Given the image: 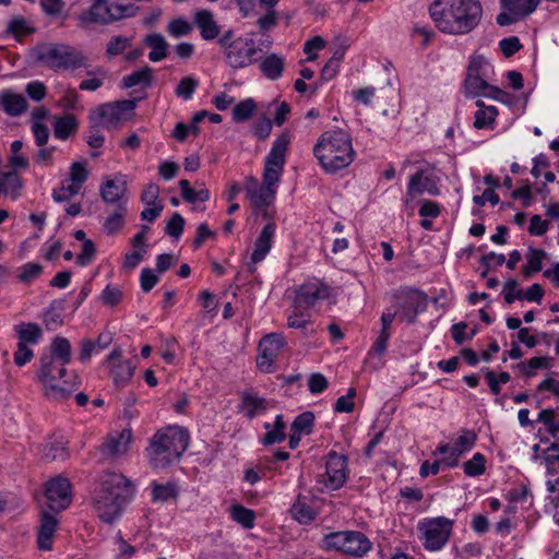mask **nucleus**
<instances>
[{
	"mask_svg": "<svg viewBox=\"0 0 559 559\" xmlns=\"http://www.w3.org/2000/svg\"><path fill=\"white\" fill-rule=\"evenodd\" d=\"M182 199L188 203L206 202L210 199V191L206 188L193 189L186 179L179 181Z\"/></svg>",
	"mask_w": 559,
	"mask_h": 559,
	"instance_id": "41",
	"label": "nucleus"
},
{
	"mask_svg": "<svg viewBox=\"0 0 559 559\" xmlns=\"http://www.w3.org/2000/svg\"><path fill=\"white\" fill-rule=\"evenodd\" d=\"M5 32L7 34L13 35L15 38H20L32 33L33 28L27 24L25 19L15 16L9 22Z\"/></svg>",
	"mask_w": 559,
	"mask_h": 559,
	"instance_id": "55",
	"label": "nucleus"
},
{
	"mask_svg": "<svg viewBox=\"0 0 559 559\" xmlns=\"http://www.w3.org/2000/svg\"><path fill=\"white\" fill-rule=\"evenodd\" d=\"M278 23V13L275 10H267L266 13L260 16L257 25L261 34H265L273 29Z\"/></svg>",
	"mask_w": 559,
	"mask_h": 559,
	"instance_id": "60",
	"label": "nucleus"
},
{
	"mask_svg": "<svg viewBox=\"0 0 559 559\" xmlns=\"http://www.w3.org/2000/svg\"><path fill=\"white\" fill-rule=\"evenodd\" d=\"M0 106L11 117H17L24 114L28 104L22 94H16L10 90L0 93Z\"/></svg>",
	"mask_w": 559,
	"mask_h": 559,
	"instance_id": "24",
	"label": "nucleus"
},
{
	"mask_svg": "<svg viewBox=\"0 0 559 559\" xmlns=\"http://www.w3.org/2000/svg\"><path fill=\"white\" fill-rule=\"evenodd\" d=\"M545 258L546 251L530 247L526 253L527 264L523 267V275L525 277H531L533 274L540 272Z\"/></svg>",
	"mask_w": 559,
	"mask_h": 559,
	"instance_id": "40",
	"label": "nucleus"
},
{
	"mask_svg": "<svg viewBox=\"0 0 559 559\" xmlns=\"http://www.w3.org/2000/svg\"><path fill=\"white\" fill-rule=\"evenodd\" d=\"M126 191L127 182L122 177L119 179H106L99 189L103 201L111 204H119Z\"/></svg>",
	"mask_w": 559,
	"mask_h": 559,
	"instance_id": "26",
	"label": "nucleus"
},
{
	"mask_svg": "<svg viewBox=\"0 0 559 559\" xmlns=\"http://www.w3.org/2000/svg\"><path fill=\"white\" fill-rule=\"evenodd\" d=\"M152 487V499L153 501L167 502L169 500H176L179 495L178 486L175 483L168 481L166 484H158L153 481Z\"/></svg>",
	"mask_w": 559,
	"mask_h": 559,
	"instance_id": "38",
	"label": "nucleus"
},
{
	"mask_svg": "<svg viewBox=\"0 0 559 559\" xmlns=\"http://www.w3.org/2000/svg\"><path fill=\"white\" fill-rule=\"evenodd\" d=\"M537 421L542 423L552 437L559 436V417L555 409L546 408L539 412Z\"/></svg>",
	"mask_w": 559,
	"mask_h": 559,
	"instance_id": "45",
	"label": "nucleus"
},
{
	"mask_svg": "<svg viewBox=\"0 0 559 559\" xmlns=\"http://www.w3.org/2000/svg\"><path fill=\"white\" fill-rule=\"evenodd\" d=\"M230 514L233 520L241 524L243 527H253L255 514L252 510L237 504L231 507Z\"/></svg>",
	"mask_w": 559,
	"mask_h": 559,
	"instance_id": "47",
	"label": "nucleus"
},
{
	"mask_svg": "<svg viewBox=\"0 0 559 559\" xmlns=\"http://www.w3.org/2000/svg\"><path fill=\"white\" fill-rule=\"evenodd\" d=\"M131 45V39L118 35L110 38L106 47V56L109 58L116 57L122 53Z\"/></svg>",
	"mask_w": 559,
	"mask_h": 559,
	"instance_id": "53",
	"label": "nucleus"
},
{
	"mask_svg": "<svg viewBox=\"0 0 559 559\" xmlns=\"http://www.w3.org/2000/svg\"><path fill=\"white\" fill-rule=\"evenodd\" d=\"M313 154L324 171L330 174L346 168L355 157L352 138L341 129L323 132L313 146Z\"/></svg>",
	"mask_w": 559,
	"mask_h": 559,
	"instance_id": "4",
	"label": "nucleus"
},
{
	"mask_svg": "<svg viewBox=\"0 0 559 559\" xmlns=\"http://www.w3.org/2000/svg\"><path fill=\"white\" fill-rule=\"evenodd\" d=\"M393 311H397V318L407 323H414L419 312L426 310L427 297L415 288L402 287L391 296Z\"/></svg>",
	"mask_w": 559,
	"mask_h": 559,
	"instance_id": "11",
	"label": "nucleus"
},
{
	"mask_svg": "<svg viewBox=\"0 0 559 559\" xmlns=\"http://www.w3.org/2000/svg\"><path fill=\"white\" fill-rule=\"evenodd\" d=\"M313 499L299 495L290 508L292 516L301 524H308L316 519L317 511L312 506Z\"/></svg>",
	"mask_w": 559,
	"mask_h": 559,
	"instance_id": "28",
	"label": "nucleus"
},
{
	"mask_svg": "<svg viewBox=\"0 0 559 559\" xmlns=\"http://www.w3.org/2000/svg\"><path fill=\"white\" fill-rule=\"evenodd\" d=\"M134 99L118 100L98 106L90 116V119L96 123L102 121L105 126H117L127 112L135 108Z\"/></svg>",
	"mask_w": 559,
	"mask_h": 559,
	"instance_id": "13",
	"label": "nucleus"
},
{
	"mask_svg": "<svg viewBox=\"0 0 559 559\" xmlns=\"http://www.w3.org/2000/svg\"><path fill=\"white\" fill-rule=\"evenodd\" d=\"M189 447L188 431L179 426L158 430L148 442L146 455L150 465L164 469L177 461Z\"/></svg>",
	"mask_w": 559,
	"mask_h": 559,
	"instance_id": "5",
	"label": "nucleus"
},
{
	"mask_svg": "<svg viewBox=\"0 0 559 559\" xmlns=\"http://www.w3.org/2000/svg\"><path fill=\"white\" fill-rule=\"evenodd\" d=\"M185 219L179 213H174L167 222L165 233L174 238H179L183 233Z\"/></svg>",
	"mask_w": 559,
	"mask_h": 559,
	"instance_id": "62",
	"label": "nucleus"
},
{
	"mask_svg": "<svg viewBox=\"0 0 559 559\" xmlns=\"http://www.w3.org/2000/svg\"><path fill=\"white\" fill-rule=\"evenodd\" d=\"M144 44L151 48L148 59L152 62H158L168 56V43L159 33H152L145 36Z\"/></svg>",
	"mask_w": 559,
	"mask_h": 559,
	"instance_id": "32",
	"label": "nucleus"
},
{
	"mask_svg": "<svg viewBox=\"0 0 559 559\" xmlns=\"http://www.w3.org/2000/svg\"><path fill=\"white\" fill-rule=\"evenodd\" d=\"M286 346L285 338L280 333L266 334L259 342L257 364L261 370L270 371L273 362Z\"/></svg>",
	"mask_w": 559,
	"mask_h": 559,
	"instance_id": "17",
	"label": "nucleus"
},
{
	"mask_svg": "<svg viewBox=\"0 0 559 559\" xmlns=\"http://www.w3.org/2000/svg\"><path fill=\"white\" fill-rule=\"evenodd\" d=\"M134 485L123 474H104L92 495V504L98 518L108 524L121 516L126 506L133 499Z\"/></svg>",
	"mask_w": 559,
	"mask_h": 559,
	"instance_id": "3",
	"label": "nucleus"
},
{
	"mask_svg": "<svg viewBox=\"0 0 559 559\" xmlns=\"http://www.w3.org/2000/svg\"><path fill=\"white\" fill-rule=\"evenodd\" d=\"M80 188L68 180H64L58 189L52 191V199L56 202L69 201L80 192Z\"/></svg>",
	"mask_w": 559,
	"mask_h": 559,
	"instance_id": "54",
	"label": "nucleus"
},
{
	"mask_svg": "<svg viewBox=\"0 0 559 559\" xmlns=\"http://www.w3.org/2000/svg\"><path fill=\"white\" fill-rule=\"evenodd\" d=\"M58 525L57 519L44 512L40 519V525L37 535V545L41 550H50L52 548V538Z\"/></svg>",
	"mask_w": 559,
	"mask_h": 559,
	"instance_id": "27",
	"label": "nucleus"
},
{
	"mask_svg": "<svg viewBox=\"0 0 559 559\" xmlns=\"http://www.w3.org/2000/svg\"><path fill=\"white\" fill-rule=\"evenodd\" d=\"M313 423V413L305 412L295 418V420L292 424L290 430H295L302 435H310L312 432Z\"/></svg>",
	"mask_w": 559,
	"mask_h": 559,
	"instance_id": "50",
	"label": "nucleus"
},
{
	"mask_svg": "<svg viewBox=\"0 0 559 559\" xmlns=\"http://www.w3.org/2000/svg\"><path fill=\"white\" fill-rule=\"evenodd\" d=\"M255 108V102L252 98H247L234 107L233 118L238 122L245 121L251 117Z\"/></svg>",
	"mask_w": 559,
	"mask_h": 559,
	"instance_id": "52",
	"label": "nucleus"
},
{
	"mask_svg": "<svg viewBox=\"0 0 559 559\" xmlns=\"http://www.w3.org/2000/svg\"><path fill=\"white\" fill-rule=\"evenodd\" d=\"M14 329L20 342H24V344H36L43 335L39 325L36 323H22Z\"/></svg>",
	"mask_w": 559,
	"mask_h": 559,
	"instance_id": "43",
	"label": "nucleus"
},
{
	"mask_svg": "<svg viewBox=\"0 0 559 559\" xmlns=\"http://www.w3.org/2000/svg\"><path fill=\"white\" fill-rule=\"evenodd\" d=\"M104 305L114 307L122 299V292L119 287L107 285L100 295Z\"/></svg>",
	"mask_w": 559,
	"mask_h": 559,
	"instance_id": "63",
	"label": "nucleus"
},
{
	"mask_svg": "<svg viewBox=\"0 0 559 559\" xmlns=\"http://www.w3.org/2000/svg\"><path fill=\"white\" fill-rule=\"evenodd\" d=\"M325 47V40L321 36H314L304 45V52L308 56L306 61H314L318 58L317 51Z\"/></svg>",
	"mask_w": 559,
	"mask_h": 559,
	"instance_id": "61",
	"label": "nucleus"
},
{
	"mask_svg": "<svg viewBox=\"0 0 559 559\" xmlns=\"http://www.w3.org/2000/svg\"><path fill=\"white\" fill-rule=\"evenodd\" d=\"M504 301L508 305L513 304L516 299H522V289L520 288L519 282L514 278L507 281L502 288Z\"/></svg>",
	"mask_w": 559,
	"mask_h": 559,
	"instance_id": "58",
	"label": "nucleus"
},
{
	"mask_svg": "<svg viewBox=\"0 0 559 559\" xmlns=\"http://www.w3.org/2000/svg\"><path fill=\"white\" fill-rule=\"evenodd\" d=\"M87 177L88 170L83 163L75 162L71 165L68 181L81 189Z\"/></svg>",
	"mask_w": 559,
	"mask_h": 559,
	"instance_id": "56",
	"label": "nucleus"
},
{
	"mask_svg": "<svg viewBox=\"0 0 559 559\" xmlns=\"http://www.w3.org/2000/svg\"><path fill=\"white\" fill-rule=\"evenodd\" d=\"M191 31L192 25L181 17L171 20L167 25V32L175 38L189 35Z\"/></svg>",
	"mask_w": 559,
	"mask_h": 559,
	"instance_id": "57",
	"label": "nucleus"
},
{
	"mask_svg": "<svg viewBox=\"0 0 559 559\" xmlns=\"http://www.w3.org/2000/svg\"><path fill=\"white\" fill-rule=\"evenodd\" d=\"M535 459L540 460V463L550 475L559 473V444L552 443L544 450L540 456L536 455Z\"/></svg>",
	"mask_w": 559,
	"mask_h": 559,
	"instance_id": "42",
	"label": "nucleus"
},
{
	"mask_svg": "<svg viewBox=\"0 0 559 559\" xmlns=\"http://www.w3.org/2000/svg\"><path fill=\"white\" fill-rule=\"evenodd\" d=\"M259 69L261 73L271 81L282 78L285 70V58L275 52L266 55L262 58Z\"/></svg>",
	"mask_w": 559,
	"mask_h": 559,
	"instance_id": "29",
	"label": "nucleus"
},
{
	"mask_svg": "<svg viewBox=\"0 0 559 559\" xmlns=\"http://www.w3.org/2000/svg\"><path fill=\"white\" fill-rule=\"evenodd\" d=\"M122 350L115 348L107 357V362L110 368V376L116 385L124 386L132 379L136 368V358L122 361Z\"/></svg>",
	"mask_w": 559,
	"mask_h": 559,
	"instance_id": "21",
	"label": "nucleus"
},
{
	"mask_svg": "<svg viewBox=\"0 0 559 559\" xmlns=\"http://www.w3.org/2000/svg\"><path fill=\"white\" fill-rule=\"evenodd\" d=\"M66 366L46 356L40 358L38 379L45 388V394L56 401L66 400L75 390V384L62 378L66 376Z\"/></svg>",
	"mask_w": 559,
	"mask_h": 559,
	"instance_id": "10",
	"label": "nucleus"
},
{
	"mask_svg": "<svg viewBox=\"0 0 559 559\" xmlns=\"http://www.w3.org/2000/svg\"><path fill=\"white\" fill-rule=\"evenodd\" d=\"M478 110L475 112L474 127L476 129L492 130L498 116V109L495 106H486L483 100L476 102Z\"/></svg>",
	"mask_w": 559,
	"mask_h": 559,
	"instance_id": "34",
	"label": "nucleus"
},
{
	"mask_svg": "<svg viewBox=\"0 0 559 559\" xmlns=\"http://www.w3.org/2000/svg\"><path fill=\"white\" fill-rule=\"evenodd\" d=\"M502 12L497 15L500 26H508L532 14L539 0H500Z\"/></svg>",
	"mask_w": 559,
	"mask_h": 559,
	"instance_id": "14",
	"label": "nucleus"
},
{
	"mask_svg": "<svg viewBox=\"0 0 559 559\" xmlns=\"http://www.w3.org/2000/svg\"><path fill=\"white\" fill-rule=\"evenodd\" d=\"M88 8L76 15V25L83 31L94 26H108L136 14L138 8L133 4H120L111 0H90Z\"/></svg>",
	"mask_w": 559,
	"mask_h": 559,
	"instance_id": "6",
	"label": "nucleus"
},
{
	"mask_svg": "<svg viewBox=\"0 0 559 559\" xmlns=\"http://www.w3.org/2000/svg\"><path fill=\"white\" fill-rule=\"evenodd\" d=\"M276 225L273 222L267 223L261 230L259 237L254 242V249L251 253V262L248 266L251 273H254L255 264L265 259L272 248V241L275 235Z\"/></svg>",
	"mask_w": 559,
	"mask_h": 559,
	"instance_id": "23",
	"label": "nucleus"
},
{
	"mask_svg": "<svg viewBox=\"0 0 559 559\" xmlns=\"http://www.w3.org/2000/svg\"><path fill=\"white\" fill-rule=\"evenodd\" d=\"M126 207L119 204L118 210L104 222V229L108 235L118 233L124 225Z\"/></svg>",
	"mask_w": 559,
	"mask_h": 559,
	"instance_id": "46",
	"label": "nucleus"
},
{
	"mask_svg": "<svg viewBox=\"0 0 559 559\" xmlns=\"http://www.w3.org/2000/svg\"><path fill=\"white\" fill-rule=\"evenodd\" d=\"M22 186L21 177L16 171L0 173V197H9L15 200L21 193Z\"/></svg>",
	"mask_w": 559,
	"mask_h": 559,
	"instance_id": "33",
	"label": "nucleus"
},
{
	"mask_svg": "<svg viewBox=\"0 0 559 559\" xmlns=\"http://www.w3.org/2000/svg\"><path fill=\"white\" fill-rule=\"evenodd\" d=\"M343 57H344V50L338 49L334 52V55L330 58V60L325 63V66L321 70V79L323 81H330L336 75Z\"/></svg>",
	"mask_w": 559,
	"mask_h": 559,
	"instance_id": "51",
	"label": "nucleus"
},
{
	"mask_svg": "<svg viewBox=\"0 0 559 559\" xmlns=\"http://www.w3.org/2000/svg\"><path fill=\"white\" fill-rule=\"evenodd\" d=\"M349 531H340L326 534L322 539V546L326 550H337L344 554Z\"/></svg>",
	"mask_w": 559,
	"mask_h": 559,
	"instance_id": "44",
	"label": "nucleus"
},
{
	"mask_svg": "<svg viewBox=\"0 0 559 559\" xmlns=\"http://www.w3.org/2000/svg\"><path fill=\"white\" fill-rule=\"evenodd\" d=\"M43 272V267L38 263H26L21 267L19 280L28 283L38 277Z\"/></svg>",
	"mask_w": 559,
	"mask_h": 559,
	"instance_id": "64",
	"label": "nucleus"
},
{
	"mask_svg": "<svg viewBox=\"0 0 559 559\" xmlns=\"http://www.w3.org/2000/svg\"><path fill=\"white\" fill-rule=\"evenodd\" d=\"M46 497L52 511L67 509L72 500L70 481L60 476L50 479L46 484Z\"/></svg>",
	"mask_w": 559,
	"mask_h": 559,
	"instance_id": "20",
	"label": "nucleus"
},
{
	"mask_svg": "<svg viewBox=\"0 0 559 559\" xmlns=\"http://www.w3.org/2000/svg\"><path fill=\"white\" fill-rule=\"evenodd\" d=\"M218 45L224 53L226 64L234 70L247 68L258 61L259 48L254 40L237 37L231 29L221 35Z\"/></svg>",
	"mask_w": 559,
	"mask_h": 559,
	"instance_id": "8",
	"label": "nucleus"
},
{
	"mask_svg": "<svg viewBox=\"0 0 559 559\" xmlns=\"http://www.w3.org/2000/svg\"><path fill=\"white\" fill-rule=\"evenodd\" d=\"M239 408L246 417L251 419L266 411V401L251 391H245L241 394Z\"/></svg>",
	"mask_w": 559,
	"mask_h": 559,
	"instance_id": "31",
	"label": "nucleus"
},
{
	"mask_svg": "<svg viewBox=\"0 0 559 559\" xmlns=\"http://www.w3.org/2000/svg\"><path fill=\"white\" fill-rule=\"evenodd\" d=\"M36 63L55 71L76 70L86 67V57L72 46L46 43L32 50Z\"/></svg>",
	"mask_w": 559,
	"mask_h": 559,
	"instance_id": "7",
	"label": "nucleus"
},
{
	"mask_svg": "<svg viewBox=\"0 0 559 559\" xmlns=\"http://www.w3.org/2000/svg\"><path fill=\"white\" fill-rule=\"evenodd\" d=\"M356 396V389L349 388L347 394L340 396L334 405L336 413H352L355 407L354 397Z\"/></svg>",
	"mask_w": 559,
	"mask_h": 559,
	"instance_id": "59",
	"label": "nucleus"
},
{
	"mask_svg": "<svg viewBox=\"0 0 559 559\" xmlns=\"http://www.w3.org/2000/svg\"><path fill=\"white\" fill-rule=\"evenodd\" d=\"M438 183L439 178L436 176L433 170L420 169L416 171L411 176L407 185L406 203L423 193H427L429 195H438Z\"/></svg>",
	"mask_w": 559,
	"mask_h": 559,
	"instance_id": "16",
	"label": "nucleus"
},
{
	"mask_svg": "<svg viewBox=\"0 0 559 559\" xmlns=\"http://www.w3.org/2000/svg\"><path fill=\"white\" fill-rule=\"evenodd\" d=\"M198 85L199 82L197 79L192 76L182 78L175 88V94L177 97L189 100L192 98Z\"/></svg>",
	"mask_w": 559,
	"mask_h": 559,
	"instance_id": "48",
	"label": "nucleus"
},
{
	"mask_svg": "<svg viewBox=\"0 0 559 559\" xmlns=\"http://www.w3.org/2000/svg\"><path fill=\"white\" fill-rule=\"evenodd\" d=\"M423 545L427 550L437 551L448 543L453 530V521L444 516L424 519L417 524Z\"/></svg>",
	"mask_w": 559,
	"mask_h": 559,
	"instance_id": "12",
	"label": "nucleus"
},
{
	"mask_svg": "<svg viewBox=\"0 0 559 559\" xmlns=\"http://www.w3.org/2000/svg\"><path fill=\"white\" fill-rule=\"evenodd\" d=\"M153 71L148 66H145L122 79V87L131 88L138 85L148 86L152 83Z\"/></svg>",
	"mask_w": 559,
	"mask_h": 559,
	"instance_id": "39",
	"label": "nucleus"
},
{
	"mask_svg": "<svg viewBox=\"0 0 559 559\" xmlns=\"http://www.w3.org/2000/svg\"><path fill=\"white\" fill-rule=\"evenodd\" d=\"M289 144V132H283L275 139L265 158L262 183L251 176L245 179L243 190L253 212L267 219L273 217L270 206L274 203L277 193Z\"/></svg>",
	"mask_w": 559,
	"mask_h": 559,
	"instance_id": "1",
	"label": "nucleus"
},
{
	"mask_svg": "<svg viewBox=\"0 0 559 559\" xmlns=\"http://www.w3.org/2000/svg\"><path fill=\"white\" fill-rule=\"evenodd\" d=\"M194 23L200 29L201 37L204 40H213L215 38H219L221 28L216 21L214 20V15L209 10H200L195 13Z\"/></svg>",
	"mask_w": 559,
	"mask_h": 559,
	"instance_id": "25",
	"label": "nucleus"
},
{
	"mask_svg": "<svg viewBox=\"0 0 559 559\" xmlns=\"http://www.w3.org/2000/svg\"><path fill=\"white\" fill-rule=\"evenodd\" d=\"M301 308L295 304L293 312L287 318V325L292 329L301 330L305 335L312 334L316 330L310 320V313L304 312Z\"/></svg>",
	"mask_w": 559,
	"mask_h": 559,
	"instance_id": "35",
	"label": "nucleus"
},
{
	"mask_svg": "<svg viewBox=\"0 0 559 559\" xmlns=\"http://www.w3.org/2000/svg\"><path fill=\"white\" fill-rule=\"evenodd\" d=\"M371 549V542L361 532L349 531L344 554L352 557H362Z\"/></svg>",
	"mask_w": 559,
	"mask_h": 559,
	"instance_id": "30",
	"label": "nucleus"
},
{
	"mask_svg": "<svg viewBox=\"0 0 559 559\" xmlns=\"http://www.w3.org/2000/svg\"><path fill=\"white\" fill-rule=\"evenodd\" d=\"M78 120L73 115H64L56 118L53 135L59 140H67L78 129Z\"/></svg>",
	"mask_w": 559,
	"mask_h": 559,
	"instance_id": "37",
	"label": "nucleus"
},
{
	"mask_svg": "<svg viewBox=\"0 0 559 559\" xmlns=\"http://www.w3.org/2000/svg\"><path fill=\"white\" fill-rule=\"evenodd\" d=\"M132 440L130 429H123L118 432L108 435L104 443L100 445L103 457L108 460L117 459L128 452Z\"/></svg>",
	"mask_w": 559,
	"mask_h": 559,
	"instance_id": "22",
	"label": "nucleus"
},
{
	"mask_svg": "<svg viewBox=\"0 0 559 559\" xmlns=\"http://www.w3.org/2000/svg\"><path fill=\"white\" fill-rule=\"evenodd\" d=\"M489 68L490 64L484 56L477 55L471 58L464 80V94L466 97L475 98L484 96L502 100L506 93L486 81L487 70Z\"/></svg>",
	"mask_w": 559,
	"mask_h": 559,
	"instance_id": "9",
	"label": "nucleus"
},
{
	"mask_svg": "<svg viewBox=\"0 0 559 559\" xmlns=\"http://www.w3.org/2000/svg\"><path fill=\"white\" fill-rule=\"evenodd\" d=\"M477 435L475 431L464 429L453 444L440 443L437 452L443 455L441 462L448 467L456 466L459 457L474 447Z\"/></svg>",
	"mask_w": 559,
	"mask_h": 559,
	"instance_id": "15",
	"label": "nucleus"
},
{
	"mask_svg": "<svg viewBox=\"0 0 559 559\" xmlns=\"http://www.w3.org/2000/svg\"><path fill=\"white\" fill-rule=\"evenodd\" d=\"M51 355L48 358H53L60 365L67 366L71 361L72 348L69 340L62 336H56L50 346Z\"/></svg>",
	"mask_w": 559,
	"mask_h": 559,
	"instance_id": "36",
	"label": "nucleus"
},
{
	"mask_svg": "<svg viewBox=\"0 0 559 559\" xmlns=\"http://www.w3.org/2000/svg\"><path fill=\"white\" fill-rule=\"evenodd\" d=\"M329 296L330 287L322 281L312 278L298 287L295 304H297V307L310 308Z\"/></svg>",
	"mask_w": 559,
	"mask_h": 559,
	"instance_id": "19",
	"label": "nucleus"
},
{
	"mask_svg": "<svg viewBox=\"0 0 559 559\" xmlns=\"http://www.w3.org/2000/svg\"><path fill=\"white\" fill-rule=\"evenodd\" d=\"M347 474V457L330 452L325 462V473L322 475V483L328 489L336 490L341 488Z\"/></svg>",
	"mask_w": 559,
	"mask_h": 559,
	"instance_id": "18",
	"label": "nucleus"
},
{
	"mask_svg": "<svg viewBox=\"0 0 559 559\" xmlns=\"http://www.w3.org/2000/svg\"><path fill=\"white\" fill-rule=\"evenodd\" d=\"M485 456L481 453H475L471 460L464 462V473L471 477L479 476L485 473Z\"/></svg>",
	"mask_w": 559,
	"mask_h": 559,
	"instance_id": "49",
	"label": "nucleus"
},
{
	"mask_svg": "<svg viewBox=\"0 0 559 559\" xmlns=\"http://www.w3.org/2000/svg\"><path fill=\"white\" fill-rule=\"evenodd\" d=\"M429 13L440 32L466 35L479 25L483 7L479 0H435Z\"/></svg>",
	"mask_w": 559,
	"mask_h": 559,
	"instance_id": "2",
	"label": "nucleus"
}]
</instances>
